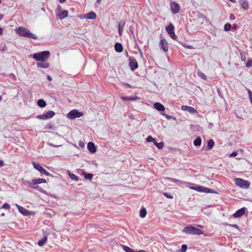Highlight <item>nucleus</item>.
I'll use <instances>...</instances> for the list:
<instances>
[{
  "label": "nucleus",
  "instance_id": "obj_59",
  "mask_svg": "<svg viewBox=\"0 0 252 252\" xmlns=\"http://www.w3.org/2000/svg\"><path fill=\"white\" fill-rule=\"evenodd\" d=\"M134 252H147L144 250H139L138 251H134Z\"/></svg>",
  "mask_w": 252,
  "mask_h": 252
},
{
  "label": "nucleus",
  "instance_id": "obj_54",
  "mask_svg": "<svg viewBox=\"0 0 252 252\" xmlns=\"http://www.w3.org/2000/svg\"><path fill=\"white\" fill-rule=\"evenodd\" d=\"M230 226H232L234 228H238V226L236 224H229Z\"/></svg>",
  "mask_w": 252,
  "mask_h": 252
},
{
  "label": "nucleus",
  "instance_id": "obj_8",
  "mask_svg": "<svg viewBox=\"0 0 252 252\" xmlns=\"http://www.w3.org/2000/svg\"><path fill=\"white\" fill-rule=\"evenodd\" d=\"M129 65L130 66L131 70L133 71L136 68H137L138 65L136 60L133 57H130L129 58Z\"/></svg>",
  "mask_w": 252,
  "mask_h": 252
},
{
  "label": "nucleus",
  "instance_id": "obj_30",
  "mask_svg": "<svg viewBox=\"0 0 252 252\" xmlns=\"http://www.w3.org/2000/svg\"><path fill=\"white\" fill-rule=\"evenodd\" d=\"M68 175H69V178L71 180H72L73 181H78V177L77 176L74 174L70 173V172H68Z\"/></svg>",
  "mask_w": 252,
  "mask_h": 252
},
{
  "label": "nucleus",
  "instance_id": "obj_11",
  "mask_svg": "<svg viewBox=\"0 0 252 252\" xmlns=\"http://www.w3.org/2000/svg\"><path fill=\"white\" fill-rule=\"evenodd\" d=\"M160 48L165 52H167L168 50V43L165 39H161L159 42Z\"/></svg>",
  "mask_w": 252,
  "mask_h": 252
},
{
  "label": "nucleus",
  "instance_id": "obj_61",
  "mask_svg": "<svg viewBox=\"0 0 252 252\" xmlns=\"http://www.w3.org/2000/svg\"><path fill=\"white\" fill-rule=\"evenodd\" d=\"M66 0H59V1L61 2V3H63Z\"/></svg>",
  "mask_w": 252,
  "mask_h": 252
},
{
  "label": "nucleus",
  "instance_id": "obj_39",
  "mask_svg": "<svg viewBox=\"0 0 252 252\" xmlns=\"http://www.w3.org/2000/svg\"><path fill=\"white\" fill-rule=\"evenodd\" d=\"M146 141L148 142L156 141L155 139L153 138L151 136H148L146 138Z\"/></svg>",
  "mask_w": 252,
  "mask_h": 252
},
{
  "label": "nucleus",
  "instance_id": "obj_16",
  "mask_svg": "<svg viewBox=\"0 0 252 252\" xmlns=\"http://www.w3.org/2000/svg\"><path fill=\"white\" fill-rule=\"evenodd\" d=\"M16 206L17 207V208L18 209L19 211L21 214H22L24 216H28L29 215V214H30L29 212L27 209H26L25 208H24L21 206H19L18 204H16Z\"/></svg>",
  "mask_w": 252,
  "mask_h": 252
},
{
  "label": "nucleus",
  "instance_id": "obj_56",
  "mask_svg": "<svg viewBox=\"0 0 252 252\" xmlns=\"http://www.w3.org/2000/svg\"><path fill=\"white\" fill-rule=\"evenodd\" d=\"M47 79H48V80H49V81H52V79L50 75H48V76H47Z\"/></svg>",
  "mask_w": 252,
  "mask_h": 252
},
{
  "label": "nucleus",
  "instance_id": "obj_18",
  "mask_svg": "<svg viewBox=\"0 0 252 252\" xmlns=\"http://www.w3.org/2000/svg\"><path fill=\"white\" fill-rule=\"evenodd\" d=\"M96 17V14L94 12H90L89 13H87L84 16V18L86 19H95Z\"/></svg>",
  "mask_w": 252,
  "mask_h": 252
},
{
  "label": "nucleus",
  "instance_id": "obj_40",
  "mask_svg": "<svg viewBox=\"0 0 252 252\" xmlns=\"http://www.w3.org/2000/svg\"><path fill=\"white\" fill-rule=\"evenodd\" d=\"M125 25V22H120L119 24L118 29H124V27Z\"/></svg>",
  "mask_w": 252,
  "mask_h": 252
},
{
  "label": "nucleus",
  "instance_id": "obj_15",
  "mask_svg": "<svg viewBox=\"0 0 252 252\" xmlns=\"http://www.w3.org/2000/svg\"><path fill=\"white\" fill-rule=\"evenodd\" d=\"M199 192H206V193H213L214 192V190L212 189H209L208 188L204 187L202 186H199L198 189L197 190Z\"/></svg>",
  "mask_w": 252,
  "mask_h": 252
},
{
  "label": "nucleus",
  "instance_id": "obj_9",
  "mask_svg": "<svg viewBox=\"0 0 252 252\" xmlns=\"http://www.w3.org/2000/svg\"><path fill=\"white\" fill-rule=\"evenodd\" d=\"M46 181L45 179L43 178H37V179H32L31 182L28 181V185H38L39 184L41 183H46Z\"/></svg>",
  "mask_w": 252,
  "mask_h": 252
},
{
  "label": "nucleus",
  "instance_id": "obj_37",
  "mask_svg": "<svg viewBox=\"0 0 252 252\" xmlns=\"http://www.w3.org/2000/svg\"><path fill=\"white\" fill-rule=\"evenodd\" d=\"M1 208L9 210L10 209V206L9 204L5 203L2 205Z\"/></svg>",
  "mask_w": 252,
  "mask_h": 252
},
{
  "label": "nucleus",
  "instance_id": "obj_1",
  "mask_svg": "<svg viewBox=\"0 0 252 252\" xmlns=\"http://www.w3.org/2000/svg\"><path fill=\"white\" fill-rule=\"evenodd\" d=\"M16 32L21 36H24L30 38L36 39L37 36L32 33L28 29L20 27L16 30Z\"/></svg>",
  "mask_w": 252,
  "mask_h": 252
},
{
  "label": "nucleus",
  "instance_id": "obj_24",
  "mask_svg": "<svg viewBox=\"0 0 252 252\" xmlns=\"http://www.w3.org/2000/svg\"><path fill=\"white\" fill-rule=\"evenodd\" d=\"M28 185L31 188L36 189L41 192L44 193L45 191L42 188L38 186V185Z\"/></svg>",
  "mask_w": 252,
  "mask_h": 252
},
{
  "label": "nucleus",
  "instance_id": "obj_19",
  "mask_svg": "<svg viewBox=\"0 0 252 252\" xmlns=\"http://www.w3.org/2000/svg\"><path fill=\"white\" fill-rule=\"evenodd\" d=\"M88 150L92 153H94L96 152V148L94 144L92 142H90L88 144Z\"/></svg>",
  "mask_w": 252,
  "mask_h": 252
},
{
  "label": "nucleus",
  "instance_id": "obj_13",
  "mask_svg": "<svg viewBox=\"0 0 252 252\" xmlns=\"http://www.w3.org/2000/svg\"><path fill=\"white\" fill-rule=\"evenodd\" d=\"M246 209L245 207L239 209L234 214V217L237 218L242 217L245 214Z\"/></svg>",
  "mask_w": 252,
  "mask_h": 252
},
{
  "label": "nucleus",
  "instance_id": "obj_52",
  "mask_svg": "<svg viewBox=\"0 0 252 252\" xmlns=\"http://www.w3.org/2000/svg\"><path fill=\"white\" fill-rule=\"evenodd\" d=\"M230 19V20H234L235 19V16L233 14H231L230 15V17H229Z\"/></svg>",
  "mask_w": 252,
  "mask_h": 252
},
{
  "label": "nucleus",
  "instance_id": "obj_38",
  "mask_svg": "<svg viewBox=\"0 0 252 252\" xmlns=\"http://www.w3.org/2000/svg\"><path fill=\"white\" fill-rule=\"evenodd\" d=\"M169 35L173 39L176 40L178 38L177 36L175 34L174 31L172 32H170V33H169Z\"/></svg>",
  "mask_w": 252,
  "mask_h": 252
},
{
  "label": "nucleus",
  "instance_id": "obj_60",
  "mask_svg": "<svg viewBox=\"0 0 252 252\" xmlns=\"http://www.w3.org/2000/svg\"><path fill=\"white\" fill-rule=\"evenodd\" d=\"M2 31H3L1 27H0V35H1L2 34Z\"/></svg>",
  "mask_w": 252,
  "mask_h": 252
},
{
  "label": "nucleus",
  "instance_id": "obj_33",
  "mask_svg": "<svg viewBox=\"0 0 252 252\" xmlns=\"http://www.w3.org/2000/svg\"><path fill=\"white\" fill-rule=\"evenodd\" d=\"M161 114L163 116H164L167 120H170V119H174V120H175V118L172 116H170V115H168L164 113H161Z\"/></svg>",
  "mask_w": 252,
  "mask_h": 252
},
{
  "label": "nucleus",
  "instance_id": "obj_48",
  "mask_svg": "<svg viewBox=\"0 0 252 252\" xmlns=\"http://www.w3.org/2000/svg\"><path fill=\"white\" fill-rule=\"evenodd\" d=\"M5 48V45L4 44H3V45L2 44H1L0 45V51H4V48Z\"/></svg>",
  "mask_w": 252,
  "mask_h": 252
},
{
  "label": "nucleus",
  "instance_id": "obj_26",
  "mask_svg": "<svg viewBox=\"0 0 252 252\" xmlns=\"http://www.w3.org/2000/svg\"><path fill=\"white\" fill-rule=\"evenodd\" d=\"M37 105L40 107H44L46 105L45 101L43 99H40L37 101Z\"/></svg>",
  "mask_w": 252,
  "mask_h": 252
},
{
  "label": "nucleus",
  "instance_id": "obj_29",
  "mask_svg": "<svg viewBox=\"0 0 252 252\" xmlns=\"http://www.w3.org/2000/svg\"><path fill=\"white\" fill-rule=\"evenodd\" d=\"M193 144L196 146H199L201 144V139L200 137H197L193 141Z\"/></svg>",
  "mask_w": 252,
  "mask_h": 252
},
{
  "label": "nucleus",
  "instance_id": "obj_22",
  "mask_svg": "<svg viewBox=\"0 0 252 252\" xmlns=\"http://www.w3.org/2000/svg\"><path fill=\"white\" fill-rule=\"evenodd\" d=\"M47 237L46 236H44L42 239L38 241L37 244L40 247H42L45 243L47 242Z\"/></svg>",
  "mask_w": 252,
  "mask_h": 252
},
{
  "label": "nucleus",
  "instance_id": "obj_5",
  "mask_svg": "<svg viewBox=\"0 0 252 252\" xmlns=\"http://www.w3.org/2000/svg\"><path fill=\"white\" fill-rule=\"evenodd\" d=\"M83 115V113L79 112L78 110L74 109L70 111L67 114V117L70 120H73L76 118H80Z\"/></svg>",
  "mask_w": 252,
  "mask_h": 252
},
{
  "label": "nucleus",
  "instance_id": "obj_21",
  "mask_svg": "<svg viewBox=\"0 0 252 252\" xmlns=\"http://www.w3.org/2000/svg\"><path fill=\"white\" fill-rule=\"evenodd\" d=\"M114 48L116 51L119 53L122 52L123 49L122 44L118 42L115 44Z\"/></svg>",
  "mask_w": 252,
  "mask_h": 252
},
{
  "label": "nucleus",
  "instance_id": "obj_23",
  "mask_svg": "<svg viewBox=\"0 0 252 252\" xmlns=\"http://www.w3.org/2000/svg\"><path fill=\"white\" fill-rule=\"evenodd\" d=\"M37 65L38 67L43 68H46L49 67V64L48 63L42 62V63H37Z\"/></svg>",
  "mask_w": 252,
  "mask_h": 252
},
{
  "label": "nucleus",
  "instance_id": "obj_44",
  "mask_svg": "<svg viewBox=\"0 0 252 252\" xmlns=\"http://www.w3.org/2000/svg\"><path fill=\"white\" fill-rule=\"evenodd\" d=\"M187 250V246L186 245H183L182 246L181 252H186Z\"/></svg>",
  "mask_w": 252,
  "mask_h": 252
},
{
  "label": "nucleus",
  "instance_id": "obj_55",
  "mask_svg": "<svg viewBox=\"0 0 252 252\" xmlns=\"http://www.w3.org/2000/svg\"><path fill=\"white\" fill-rule=\"evenodd\" d=\"M118 31H119V35H122L123 32V29H118Z\"/></svg>",
  "mask_w": 252,
  "mask_h": 252
},
{
  "label": "nucleus",
  "instance_id": "obj_35",
  "mask_svg": "<svg viewBox=\"0 0 252 252\" xmlns=\"http://www.w3.org/2000/svg\"><path fill=\"white\" fill-rule=\"evenodd\" d=\"M198 75L201 77V78L206 80L207 79V76L202 72L199 71L197 72Z\"/></svg>",
  "mask_w": 252,
  "mask_h": 252
},
{
  "label": "nucleus",
  "instance_id": "obj_20",
  "mask_svg": "<svg viewBox=\"0 0 252 252\" xmlns=\"http://www.w3.org/2000/svg\"><path fill=\"white\" fill-rule=\"evenodd\" d=\"M240 5L243 9L244 10H248L249 8L248 2L246 0H241Z\"/></svg>",
  "mask_w": 252,
  "mask_h": 252
},
{
  "label": "nucleus",
  "instance_id": "obj_63",
  "mask_svg": "<svg viewBox=\"0 0 252 252\" xmlns=\"http://www.w3.org/2000/svg\"><path fill=\"white\" fill-rule=\"evenodd\" d=\"M3 17V15L0 14V20L2 19Z\"/></svg>",
  "mask_w": 252,
  "mask_h": 252
},
{
  "label": "nucleus",
  "instance_id": "obj_6",
  "mask_svg": "<svg viewBox=\"0 0 252 252\" xmlns=\"http://www.w3.org/2000/svg\"><path fill=\"white\" fill-rule=\"evenodd\" d=\"M55 113L54 111L49 110L45 114L39 115L36 116V118L40 120H46L52 118L54 117Z\"/></svg>",
  "mask_w": 252,
  "mask_h": 252
},
{
  "label": "nucleus",
  "instance_id": "obj_10",
  "mask_svg": "<svg viewBox=\"0 0 252 252\" xmlns=\"http://www.w3.org/2000/svg\"><path fill=\"white\" fill-rule=\"evenodd\" d=\"M170 6L173 13L177 14L179 12L180 6L177 3L174 1H172L170 3Z\"/></svg>",
  "mask_w": 252,
  "mask_h": 252
},
{
  "label": "nucleus",
  "instance_id": "obj_4",
  "mask_svg": "<svg viewBox=\"0 0 252 252\" xmlns=\"http://www.w3.org/2000/svg\"><path fill=\"white\" fill-rule=\"evenodd\" d=\"M234 181L237 186L243 189H248L250 186V182L241 178H236Z\"/></svg>",
  "mask_w": 252,
  "mask_h": 252
},
{
  "label": "nucleus",
  "instance_id": "obj_53",
  "mask_svg": "<svg viewBox=\"0 0 252 252\" xmlns=\"http://www.w3.org/2000/svg\"><path fill=\"white\" fill-rule=\"evenodd\" d=\"M4 165V162L2 160L0 159V167H2Z\"/></svg>",
  "mask_w": 252,
  "mask_h": 252
},
{
  "label": "nucleus",
  "instance_id": "obj_41",
  "mask_svg": "<svg viewBox=\"0 0 252 252\" xmlns=\"http://www.w3.org/2000/svg\"><path fill=\"white\" fill-rule=\"evenodd\" d=\"M240 55H241V58L242 61L245 62L246 60V55H245V53L244 52H241L240 53Z\"/></svg>",
  "mask_w": 252,
  "mask_h": 252
},
{
  "label": "nucleus",
  "instance_id": "obj_46",
  "mask_svg": "<svg viewBox=\"0 0 252 252\" xmlns=\"http://www.w3.org/2000/svg\"><path fill=\"white\" fill-rule=\"evenodd\" d=\"M237 155H238L237 152L234 151L230 154L229 157H234L236 156Z\"/></svg>",
  "mask_w": 252,
  "mask_h": 252
},
{
  "label": "nucleus",
  "instance_id": "obj_64",
  "mask_svg": "<svg viewBox=\"0 0 252 252\" xmlns=\"http://www.w3.org/2000/svg\"><path fill=\"white\" fill-rule=\"evenodd\" d=\"M229 0L230 1L232 2H235V0Z\"/></svg>",
  "mask_w": 252,
  "mask_h": 252
},
{
  "label": "nucleus",
  "instance_id": "obj_25",
  "mask_svg": "<svg viewBox=\"0 0 252 252\" xmlns=\"http://www.w3.org/2000/svg\"><path fill=\"white\" fill-rule=\"evenodd\" d=\"M174 30V26L172 23H170L169 25L166 27V31L167 33L169 34L173 32Z\"/></svg>",
  "mask_w": 252,
  "mask_h": 252
},
{
  "label": "nucleus",
  "instance_id": "obj_7",
  "mask_svg": "<svg viewBox=\"0 0 252 252\" xmlns=\"http://www.w3.org/2000/svg\"><path fill=\"white\" fill-rule=\"evenodd\" d=\"M32 163L34 168L39 171L42 174H44L48 176L50 175V174L44 169L39 163L36 162H32Z\"/></svg>",
  "mask_w": 252,
  "mask_h": 252
},
{
  "label": "nucleus",
  "instance_id": "obj_42",
  "mask_svg": "<svg viewBox=\"0 0 252 252\" xmlns=\"http://www.w3.org/2000/svg\"><path fill=\"white\" fill-rule=\"evenodd\" d=\"M246 66L247 67H250L252 66V61L251 60H248L246 63Z\"/></svg>",
  "mask_w": 252,
  "mask_h": 252
},
{
  "label": "nucleus",
  "instance_id": "obj_32",
  "mask_svg": "<svg viewBox=\"0 0 252 252\" xmlns=\"http://www.w3.org/2000/svg\"><path fill=\"white\" fill-rule=\"evenodd\" d=\"M122 246L123 248V250L126 252H134V251L132 249L127 246H126L125 245H122Z\"/></svg>",
  "mask_w": 252,
  "mask_h": 252
},
{
  "label": "nucleus",
  "instance_id": "obj_27",
  "mask_svg": "<svg viewBox=\"0 0 252 252\" xmlns=\"http://www.w3.org/2000/svg\"><path fill=\"white\" fill-rule=\"evenodd\" d=\"M147 214V211L145 208H141L140 210V217L141 218H144L145 217Z\"/></svg>",
  "mask_w": 252,
  "mask_h": 252
},
{
  "label": "nucleus",
  "instance_id": "obj_28",
  "mask_svg": "<svg viewBox=\"0 0 252 252\" xmlns=\"http://www.w3.org/2000/svg\"><path fill=\"white\" fill-rule=\"evenodd\" d=\"M166 180L170 182H173V183H179V184H182L183 183V182L181 180L176 179L174 178H170V177H167L166 178Z\"/></svg>",
  "mask_w": 252,
  "mask_h": 252
},
{
  "label": "nucleus",
  "instance_id": "obj_51",
  "mask_svg": "<svg viewBox=\"0 0 252 252\" xmlns=\"http://www.w3.org/2000/svg\"><path fill=\"white\" fill-rule=\"evenodd\" d=\"M137 99L136 97H129V100L133 101Z\"/></svg>",
  "mask_w": 252,
  "mask_h": 252
},
{
  "label": "nucleus",
  "instance_id": "obj_57",
  "mask_svg": "<svg viewBox=\"0 0 252 252\" xmlns=\"http://www.w3.org/2000/svg\"><path fill=\"white\" fill-rule=\"evenodd\" d=\"M125 85L126 86L127 88H131V85L129 84L125 83Z\"/></svg>",
  "mask_w": 252,
  "mask_h": 252
},
{
  "label": "nucleus",
  "instance_id": "obj_58",
  "mask_svg": "<svg viewBox=\"0 0 252 252\" xmlns=\"http://www.w3.org/2000/svg\"><path fill=\"white\" fill-rule=\"evenodd\" d=\"M79 146L81 147H83L84 146V143L83 142H80Z\"/></svg>",
  "mask_w": 252,
  "mask_h": 252
},
{
  "label": "nucleus",
  "instance_id": "obj_47",
  "mask_svg": "<svg viewBox=\"0 0 252 252\" xmlns=\"http://www.w3.org/2000/svg\"><path fill=\"white\" fill-rule=\"evenodd\" d=\"M199 186H195L190 187V189L197 191V189H198V188L199 187Z\"/></svg>",
  "mask_w": 252,
  "mask_h": 252
},
{
  "label": "nucleus",
  "instance_id": "obj_62",
  "mask_svg": "<svg viewBox=\"0 0 252 252\" xmlns=\"http://www.w3.org/2000/svg\"><path fill=\"white\" fill-rule=\"evenodd\" d=\"M78 17L80 18V19H83V18H84V17H82V15H80L78 16Z\"/></svg>",
  "mask_w": 252,
  "mask_h": 252
},
{
  "label": "nucleus",
  "instance_id": "obj_45",
  "mask_svg": "<svg viewBox=\"0 0 252 252\" xmlns=\"http://www.w3.org/2000/svg\"><path fill=\"white\" fill-rule=\"evenodd\" d=\"M163 195H164L165 196H166L167 198H169V199H172V198H173V196H172L171 194H169V193H167V192H164V193H163Z\"/></svg>",
  "mask_w": 252,
  "mask_h": 252
},
{
  "label": "nucleus",
  "instance_id": "obj_12",
  "mask_svg": "<svg viewBox=\"0 0 252 252\" xmlns=\"http://www.w3.org/2000/svg\"><path fill=\"white\" fill-rule=\"evenodd\" d=\"M182 109L184 111H187L191 114H194L197 113V111L193 107L188 106H182Z\"/></svg>",
  "mask_w": 252,
  "mask_h": 252
},
{
  "label": "nucleus",
  "instance_id": "obj_50",
  "mask_svg": "<svg viewBox=\"0 0 252 252\" xmlns=\"http://www.w3.org/2000/svg\"><path fill=\"white\" fill-rule=\"evenodd\" d=\"M121 98L125 101L129 100V97L126 96V97H122Z\"/></svg>",
  "mask_w": 252,
  "mask_h": 252
},
{
  "label": "nucleus",
  "instance_id": "obj_2",
  "mask_svg": "<svg viewBox=\"0 0 252 252\" xmlns=\"http://www.w3.org/2000/svg\"><path fill=\"white\" fill-rule=\"evenodd\" d=\"M182 231L188 234L200 235L203 234V231L191 225L187 226Z\"/></svg>",
  "mask_w": 252,
  "mask_h": 252
},
{
  "label": "nucleus",
  "instance_id": "obj_17",
  "mask_svg": "<svg viewBox=\"0 0 252 252\" xmlns=\"http://www.w3.org/2000/svg\"><path fill=\"white\" fill-rule=\"evenodd\" d=\"M154 108L159 111H163L165 110V107L159 102H156L154 104Z\"/></svg>",
  "mask_w": 252,
  "mask_h": 252
},
{
  "label": "nucleus",
  "instance_id": "obj_31",
  "mask_svg": "<svg viewBox=\"0 0 252 252\" xmlns=\"http://www.w3.org/2000/svg\"><path fill=\"white\" fill-rule=\"evenodd\" d=\"M208 144V150H211L214 145V141L213 139H210L207 143Z\"/></svg>",
  "mask_w": 252,
  "mask_h": 252
},
{
  "label": "nucleus",
  "instance_id": "obj_34",
  "mask_svg": "<svg viewBox=\"0 0 252 252\" xmlns=\"http://www.w3.org/2000/svg\"><path fill=\"white\" fill-rule=\"evenodd\" d=\"M154 144L159 149H161L163 146V143L162 142H161L160 143H157L156 141H155Z\"/></svg>",
  "mask_w": 252,
  "mask_h": 252
},
{
  "label": "nucleus",
  "instance_id": "obj_43",
  "mask_svg": "<svg viewBox=\"0 0 252 252\" xmlns=\"http://www.w3.org/2000/svg\"><path fill=\"white\" fill-rule=\"evenodd\" d=\"M93 178V174L91 173H88L85 174V178L87 179H92Z\"/></svg>",
  "mask_w": 252,
  "mask_h": 252
},
{
  "label": "nucleus",
  "instance_id": "obj_3",
  "mask_svg": "<svg viewBox=\"0 0 252 252\" xmlns=\"http://www.w3.org/2000/svg\"><path fill=\"white\" fill-rule=\"evenodd\" d=\"M50 53L48 51L36 53L32 55L33 58L38 61L45 62L50 57Z\"/></svg>",
  "mask_w": 252,
  "mask_h": 252
},
{
  "label": "nucleus",
  "instance_id": "obj_36",
  "mask_svg": "<svg viewBox=\"0 0 252 252\" xmlns=\"http://www.w3.org/2000/svg\"><path fill=\"white\" fill-rule=\"evenodd\" d=\"M231 27V24H230L229 23H227L224 25V30L225 31H228L230 30Z\"/></svg>",
  "mask_w": 252,
  "mask_h": 252
},
{
  "label": "nucleus",
  "instance_id": "obj_49",
  "mask_svg": "<svg viewBox=\"0 0 252 252\" xmlns=\"http://www.w3.org/2000/svg\"><path fill=\"white\" fill-rule=\"evenodd\" d=\"M61 8H62L61 6L60 5H58L57 6V8L56 12H58V13L61 12L62 11Z\"/></svg>",
  "mask_w": 252,
  "mask_h": 252
},
{
  "label": "nucleus",
  "instance_id": "obj_14",
  "mask_svg": "<svg viewBox=\"0 0 252 252\" xmlns=\"http://www.w3.org/2000/svg\"><path fill=\"white\" fill-rule=\"evenodd\" d=\"M57 16L60 20H63L68 16V11L65 10H63L61 12L58 13Z\"/></svg>",
  "mask_w": 252,
  "mask_h": 252
}]
</instances>
